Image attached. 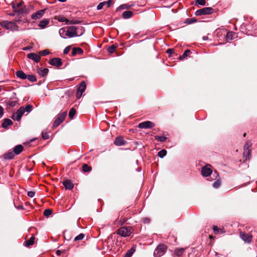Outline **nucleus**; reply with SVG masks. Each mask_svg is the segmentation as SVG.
Returning a JSON list of instances; mask_svg holds the SVG:
<instances>
[{"mask_svg": "<svg viewBox=\"0 0 257 257\" xmlns=\"http://www.w3.org/2000/svg\"><path fill=\"white\" fill-rule=\"evenodd\" d=\"M167 246L164 244H160L155 249L154 255L155 257H161L163 255L167 250Z\"/></svg>", "mask_w": 257, "mask_h": 257, "instance_id": "nucleus-3", "label": "nucleus"}, {"mask_svg": "<svg viewBox=\"0 0 257 257\" xmlns=\"http://www.w3.org/2000/svg\"><path fill=\"white\" fill-rule=\"evenodd\" d=\"M4 114V109L2 106H0V118H1Z\"/></svg>", "mask_w": 257, "mask_h": 257, "instance_id": "nucleus-56", "label": "nucleus"}, {"mask_svg": "<svg viewBox=\"0 0 257 257\" xmlns=\"http://www.w3.org/2000/svg\"><path fill=\"white\" fill-rule=\"evenodd\" d=\"M250 151L249 150V152ZM250 155V153L249 154L247 153V150H244L243 156L245 157V160H249L250 158L249 157Z\"/></svg>", "mask_w": 257, "mask_h": 257, "instance_id": "nucleus-49", "label": "nucleus"}, {"mask_svg": "<svg viewBox=\"0 0 257 257\" xmlns=\"http://www.w3.org/2000/svg\"><path fill=\"white\" fill-rule=\"evenodd\" d=\"M56 253L57 255H60L61 253V251L60 250H57L56 251Z\"/></svg>", "mask_w": 257, "mask_h": 257, "instance_id": "nucleus-59", "label": "nucleus"}, {"mask_svg": "<svg viewBox=\"0 0 257 257\" xmlns=\"http://www.w3.org/2000/svg\"><path fill=\"white\" fill-rule=\"evenodd\" d=\"M120 8L121 9H125L126 8V7L124 6V5H122L120 7Z\"/></svg>", "mask_w": 257, "mask_h": 257, "instance_id": "nucleus-63", "label": "nucleus"}, {"mask_svg": "<svg viewBox=\"0 0 257 257\" xmlns=\"http://www.w3.org/2000/svg\"><path fill=\"white\" fill-rule=\"evenodd\" d=\"M25 112V108L23 106H21L19 108L16 112L13 114L12 118L14 120H17L18 121H20L21 119V118L23 115L24 114Z\"/></svg>", "mask_w": 257, "mask_h": 257, "instance_id": "nucleus-6", "label": "nucleus"}, {"mask_svg": "<svg viewBox=\"0 0 257 257\" xmlns=\"http://www.w3.org/2000/svg\"><path fill=\"white\" fill-rule=\"evenodd\" d=\"M234 35L235 34L232 32H229L227 33L225 35L226 41H229L233 39Z\"/></svg>", "mask_w": 257, "mask_h": 257, "instance_id": "nucleus-30", "label": "nucleus"}, {"mask_svg": "<svg viewBox=\"0 0 257 257\" xmlns=\"http://www.w3.org/2000/svg\"><path fill=\"white\" fill-rule=\"evenodd\" d=\"M16 74L18 77L22 79H25L27 78V75L22 71H17Z\"/></svg>", "mask_w": 257, "mask_h": 257, "instance_id": "nucleus-25", "label": "nucleus"}, {"mask_svg": "<svg viewBox=\"0 0 257 257\" xmlns=\"http://www.w3.org/2000/svg\"><path fill=\"white\" fill-rule=\"evenodd\" d=\"M86 87V84L85 82H82L79 86L77 93L76 97L78 99H79L82 95L83 92L85 91Z\"/></svg>", "mask_w": 257, "mask_h": 257, "instance_id": "nucleus-11", "label": "nucleus"}, {"mask_svg": "<svg viewBox=\"0 0 257 257\" xmlns=\"http://www.w3.org/2000/svg\"><path fill=\"white\" fill-rule=\"evenodd\" d=\"M135 251V247L133 246L130 249L128 250L124 254V257H131Z\"/></svg>", "mask_w": 257, "mask_h": 257, "instance_id": "nucleus-28", "label": "nucleus"}, {"mask_svg": "<svg viewBox=\"0 0 257 257\" xmlns=\"http://www.w3.org/2000/svg\"><path fill=\"white\" fill-rule=\"evenodd\" d=\"M52 211L50 209H45L44 211V215L45 216H49L52 214Z\"/></svg>", "mask_w": 257, "mask_h": 257, "instance_id": "nucleus-48", "label": "nucleus"}, {"mask_svg": "<svg viewBox=\"0 0 257 257\" xmlns=\"http://www.w3.org/2000/svg\"><path fill=\"white\" fill-rule=\"evenodd\" d=\"M166 154H167V151L164 149H163L158 152V156L161 158H162L164 156H165L166 155Z\"/></svg>", "mask_w": 257, "mask_h": 257, "instance_id": "nucleus-43", "label": "nucleus"}, {"mask_svg": "<svg viewBox=\"0 0 257 257\" xmlns=\"http://www.w3.org/2000/svg\"><path fill=\"white\" fill-rule=\"evenodd\" d=\"M126 142L121 137H117L114 141V144L116 146H123L125 144Z\"/></svg>", "mask_w": 257, "mask_h": 257, "instance_id": "nucleus-20", "label": "nucleus"}, {"mask_svg": "<svg viewBox=\"0 0 257 257\" xmlns=\"http://www.w3.org/2000/svg\"><path fill=\"white\" fill-rule=\"evenodd\" d=\"M50 64L57 67L61 66L62 64L61 60L58 58H54L50 60Z\"/></svg>", "mask_w": 257, "mask_h": 257, "instance_id": "nucleus-16", "label": "nucleus"}, {"mask_svg": "<svg viewBox=\"0 0 257 257\" xmlns=\"http://www.w3.org/2000/svg\"><path fill=\"white\" fill-rule=\"evenodd\" d=\"M213 229L214 233L216 234L221 233L223 232L222 229H221L220 228H218L216 226H214Z\"/></svg>", "mask_w": 257, "mask_h": 257, "instance_id": "nucleus-41", "label": "nucleus"}, {"mask_svg": "<svg viewBox=\"0 0 257 257\" xmlns=\"http://www.w3.org/2000/svg\"><path fill=\"white\" fill-rule=\"evenodd\" d=\"M197 4L201 6H205L206 4V2L205 0H197Z\"/></svg>", "mask_w": 257, "mask_h": 257, "instance_id": "nucleus-51", "label": "nucleus"}, {"mask_svg": "<svg viewBox=\"0 0 257 257\" xmlns=\"http://www.w3.org/2000/svg\"><path fill=\"white\" fill-rule=\"evenodd\" d=\"M35 237L34 236L31 237V238L26 241L25 245L26 246H29L32 245L34 243Z\"/></svg>", "mask_w": 257, "mask_h": 257, "instance_id": "nucleus-31", "label": "nucleus"}, {"mask_svg": "<svg viewBox=\"0 0 257 257\" xmlns=\"http://www.w3.org/2000/svg\"><path fill=\"white\" fill-rule=\"evenodd\" d=\"M116 48L117 46L116 45H112L108 48L107 51L109 53H112L115 51Z\"/></svg>", "mask_w": 257, "mask_h": 257, "instance_id": "nucleus-37", "label": "nucleus"}, {"mask_svg": "<svg viewBox=\"0 0 257 257\" xmlns=\"http://www.w3.org/2000/svg\"><path fill=\"white\" fill-rule=\"evenodd\" d=\"M49 72V70L47 68L40 69L38 71V73L39 75L41 76H44L46 75Z\"/></svg>", "mask_w": 257, "mask_h": 257, "instance_id": "nucleus-27", "label": "nucleus"}, {"mask_svg": "<svg viewBox=\"0 0 257 257\" xmlns=\"http://www.w3.org/2000/svg\"><path fill=\"white\" fill-rule=\"evenodd\" d=\"M122 15L124 19H129L132 17L133 13L131 11H124Z\"/></svg>", "mask_w": 257, "mask_h": 257, "instance_id": "nucleus-29", "label": "nucleus"}, {"mask_svg": "<svg viewBox=\"0 0 257 257\" xmlns=\"http://www.w3.org/2000/svg\"><path fill=\"white\" fill-rule=\"evenodd\" d=\"M251 146V143L250 141H247L246 142L244 146V150H247V153H249V148Z\"/></svg>", "mask_w": 257, "mask_h": 257, "instance_id": "nucleus-33", "label": "nucleus"}, {"mask_svg": "<svg viewBox=\"0 0 257 257\" xmlns=\"http://www.w3.org/2000/svg\"><path fill=\"white\" fill-rule=\"evenodd\" d=\"M17 104V101L13 100V101H9L8 102V105L10 107H14Z\"/></svg>", "mask_w": 257, "mask_h": 257, "instance_id": "nucleus-45", "label": "nucleus"}, {"mask_svg": "<svg viewBox=\"0 0 257 257\" xmlns=\"http://www.w3.org/2000/svg\"><path fill=\"white\" fill-rule=\"evenodd\" d=\"M212 170L211 166L207 164L202 167L201 169V175L204 177H208L212 174Z\"/></svg>", "mask_w": 257, "mask_h": 257, "instance_id": "nucleus-8", "label": "nucleus"}, {"mask_svg": "<svg viewBox=\"0 0 257 257\" xmlns=\"http://www.w3.org/2000/svg\"><path fill=\"white\" fill-rule=\"evenodd\" d=\"M30 49V47H26L23 48V49L24 50H29Z\"/></svg>", "mask_w": 257, "mask_h": 257, "instance_id": "nucleus-60", "label": "nucleus"}, {"mask_svg": "<svg viewBox=\"0 0 257 257\" xmlns=\"http://www.w3.org/2000/svg\"><path fill=\"white\" fill-rule=\"evenodd\" d=\"M23 147L21 145H19L16 146L13 150V152L16 155H19L20 154L22 151L23 150Z\"/></svg>", "mask_w": 257, "mask_h": 257, "instance_id": "nucleus-23", "label": "nucleus"}, {"mask_svg": "<svg viewBox=\"0 0 257 257\" xmlns=\"http://www.w3.org/2000/svg\"><path fill=\"white\" fill-rule=\"evenodd\" d=\"M112 0H109L107 2H101L98 4V5L97 7V10H100L102 9L103 7L105 6H106L107 8H108L112 4Z\"/></svg>", "mask_w": 257, "mask_h": 257, "instance_id": "nucleus-18", "label": "nucleus"}, {"mask_svg": "<svg viewBox=\"0 0 257 257\" xmlns=\"http://www.w3.org/2000/svg\"><path fill=\"white\" fill-rule=\"evenodd\" d=\"M25 112V108L23 106H21L19 108L16 112L13 114L12 118L14 120H17L18 121H20L21 119V118L23 115L24 114Z\"/></svg>", "mask_w": 257, "mask_h": 257, "instance_id": "nucleus-5", "label": "nucleus"}, {"mask_svg": "<svg viewBox=\"0 0 257 257\" xmlns=\"http://www.w3.org/2000/svg\"><path fill=\"white\" fill-rule=\"evenodd\" d=\"M1 26L11 31H18L19 30L18 26L14 22L4 21L0 23Z\"/></svg>", "mask_w": 257, "mask_h": 257, "instance_id": "nucleus-1", "label": "nucleus"}, {"mask_svg": "<svg viewBox=\"0 0 257 257\" xmlns=\"http://www.w3.org/2000/svg\"><path fill=\"white\" fill-rule=\"evenodd\" d=\"M208 38L207 36H203V40L204 41L208 40Z\"/></svg>", "mask_w": 257, "mask_h": 257, "instance_id": "nucleus-62", "label": "nucleus"}, {"mask_svg": "<svg viewBox=\"0 0 257 257\" xmlns=\"http://www.w3.org/2000/svg\"><path fill=\"white\" fill-rule=\"evenodd\" d=\"M57 20L60 22H65L67 25L78 24L79 21L76 20H69L64 16L58 17Z\"/></svg>", "mask_w": 257, "mask_h": 257, "instance_id": "nucleus-12", "label": "nucleus"}, {"mask_svg": "<svg viewBox=\"0 0 257 257\" xmlns=\"http://www.w3.org/2000/svg\"><path fill=\"white\" fill-rule=\"evenodd\" d=\"M39 55L42 56H46L49 53V51L48 50H44L39 52Z\"/></svg>", "mask_w": 257, "mask_h": 257, "instance_id": "nucleus-46", "label": "nucleus"}, {"mask_svg": "<svg viewBox=\"0 0 257 257\" xmlns=\"http://www.w3.org/2000/svg\"><path fill=\"white\" fill-rule=\"evenodd\" d=\"M49 23V21L48 20H42L40 22L39 24V27L41 28H44L48 25Z\"/></svg>", "mask_w": 257, "mask_h": 257, "instance_id": "nucleus-26", "label": "nucleus"}, {"mask_svg": "<svg viewBox=\"0 0 257 257\" xmlns=\"http://www.w3.org/2000/svg\"><path fill=\"white\" fill-rule=\"evenodd\" d=\"M66 36L69 38L78 36V35L77 33V28L73 26L68 27L66 30Z\"/></svg>", "mask_w": 257, "mask_h": 257, "instance_id": "nucleus-7", "label": "nucleus"}, {"mask_svg": "<svg viewBox=\"0 0 257 257\" xmlns=\"http://www.w3.org/2000/svg\"><path fill=\"white\" fill-rule=\"evenodd\" d=\"M85 235L83 233H80L74 238L75 241L80 240L84 238Z\"/></svg>", "mask_w": 257, "mask_h": 257, "instance_id": "nucleus-44", "label": "nucleus"}, {"mask_svg": "<svg viewBox=\"0 0 257 257\" xmlns=\"http://www.w3.org/2000/svg\"><path fill=\"white\" fill-rule=\"evenodd\" d=\"M15 154L13 152V151H9L7 153H6L4 155V158L5 159H13L14 158L15 156Z\"/></svg>", "mask_w": 257, "mask_h": 257, "instance_id": "nucleus-22", "label": "nucleus"}, {"mask_svg": "<svg viewBox=\"0 0 257 257\" xmlns=\"http://www.w3.org/2000/svg\"><path fill=\"white\" fill-rule=\"evenodd\" d=\"M63 184L66 190H71L74 187V185L69 180H65L63 181Z\"/></svg>", "mask_w": 257, "mask_h": 257, "instance_id": "nucleus-19", "label": "nucleus"}, {"mask_svg": "<svg viewBox=\"0 0 257 257\" xmlns=\"http://www.w3.org/2000/svg\"><path fill=\"white\" fill-rule=\"evenodd\" d=\"M213 12V9L210 7H206L197 10L196 12L197 16H201L203 15H207L211 14Z\"/></svg>", "mask_w": 257, "mask_h": 257, "instance_id": "nucleus-10", "label": "nucleus"}, {"mask_svg": "<svg viewBox=\"0 0 257 257\" xmlns=\"http://www.w3.org/2000/svg\"><path fill=\"white\" fill-rule=\"evenodd\" d=\"M23 3V2L22 1L12 3V7L14 9V12L18 13L19 14H22L24 13V10L21 8Z\"/></svg>", "mask_w": 257, "mask_h": 257, "instance_id": "nucleus-9", "label": "nucleus"}, {"mask_svg": "<svg viewBox=\"0 0 257 257\" xmlns=\"http://www.w3.org/2000/svg\"><path fill=\"white\" fill-rule=\"evenodd\" d=\"M76 113V110L74 108H71L69 112V116L70 118H73Z\"/></svg>", "mask_w": 257, "mask_h": 257, "instance_id": "nucleus-38", "label": "nucleus"}, {"mask_svg": "<svg viewBox=\"0 0 257 257\" xmlns=\"http://www.w3.org/2000/svg\"><path fill=\"white\" fill-rule=\"evenodd\" d=\"M83 53L82 49L79 47H75L72 49V56H74L76 55H82Z\"/></svg>", "mask_w": 257, "mask_h": 257, "instance_id": "nucleus-21", "label": "nucleus"}, {"mask_svg": "<svg viewBox=\"0 0 257 257\" xmlns=\"http://www.w3.org/2000/svg\"><path fill=\"white\" fill-rule=\"evenodd\" d=\"M13 124L12 121L9 118H5L2 124L3 127L7 128L9 125Z\"/></svg>", "mask_w": 257, "mask_h": 257, "instance_id": "nucleus-24", "label": "nucleus"}, {"mask_svg": "<svg viewBox=\"0 0 257 257\" xmlns=\"http://www.w3.org/2000/svg\"><path fill=\"white\" fill-rule=\"evenodd\" d=\"M27 57L31 60H33L35 62H39L41 60V57L39 54L36 53H31L27 55Z\"/></svg>", "mask_w": 257, "mask_h": 257, "instance_id": "nucleus-15", "label": "nucleus"}, {"mask_svg": "<svg viewBox=\"0 0 257 257\" xmlns=\"http://www.w3.org/2000/svg\"><path fill=\"white\" fill-rule=\"evenodd\" d=\"M66 31L64 28H61L59 30V33L61 37L63 38H66L67 36H66Z\"/></svg>", "mask_w": 257, "mask_h": 257, "instance_id": "nucleus-36", "label": "nucleus"}, {"mask_svg": "<svg viewBox=\"0 0 257 257\" xmlns=\"http://www.w3.org/2000/svg\"><path fill=\"white\" fill-rule=\"evenodd\" d=\"M174 49H169L167 50L166 52L167 54H168L169 56H171L172 54L174 53Z\"/></svg>", "mask_w": 257, "mask_h": 257, "instance_id": "nucleus-53", "label": "nucleus"}, {"mask_svg": "<svg viewBox=\"0 0 257 257\" xmlns=\"http://www.w3.org/2000/svg\"><path fill=\"white\" fill-rule=\"evenodd\" d=\"M59 2H65L66 1V0H58Z\"/></svg>", "mask_w": 257, "mask_h": 257, "instance_id": "nucleus-64", "label": "nucleus"}, {"mask_svg": "<svg viewBox=\"0 0 257 257\" xmlns=\"http://www.w3.org/2000/svg\"><path fill=\"white\" fill-rule=\"evenodd\" d=\"M190 53V51L189 50H186L184 52L183 54L179 57V59L180 60H183L184 58L188 56Z\"/></svg>", "mask_w": 257, "mask_h": 257, "instance_id": "nucleus-35", "label": "nucleus"}, {"mask_svg": "<svg viewBox=\"0 0 257 257\" xmlns=\"http://www.w3.org/2000/svg\"><path fill=\"white\" fill-rule=\"evenodd\" d=\"M70 49H71V46H68L66 47L64 50L63 53L64 54H67L69 53V52L70 51Z\"/></svg>", "mask_w": 257, "mask_h": 257, "instance_id": "nucleus-52", "label": "nucleus"}, {"mask_svg": "<svg viewBox=\"0 0 257 257\" xmlns=\"http://www.w3.org/2000/svg\"><path fill=\"white\" fill-rule=\"evenodd\" d=\"M25 108V112H30L32 111L33 106L31 105H27Z\"/></svg>", "mask_w": 257, "mask_h": 257, "instance_id": "nucleus-47", "label": "nucleus"}, {"mask_svg": "<svg viewBox=\"0 0 257 257\" xmlns=\"http://www.w3.org/2000/svg\"><path fill=\"white\" fill-rule=\"evenodd\" d=\"M91 170V167L87 164H83L82 166V171L84 172H88Z\"/></svg>", "mask_w": 257, "mask_h": 257, "instance_id": "nucleus-34", "label": "nucleus"}, {"mask_svg": "<svg viewBox=\"0 0 257 257\" xmlns=\"http://www.w3.org/2000/svg\"><path fill=\"white\" fill-rule=\"evenodd\" d=\"M150 221V219L149 218L146 217V223H149Z\"/></svg>", "mask_w": 257, "mask_h": 257, "instance_id": "nucleus-61", "label": "nucleus"}, {"mask_svg": "<svg viewBox=\"0 0 257 257\" xmlns=\"http://www.w3.org/2000/svg\"><path fill=\"white\" fill-rule=\"evenodd\" d=\"M139 127L142 128H145V122H143L139 124Z\"/></svg>", "mask_w": 257, "mask_h": 257, "instance_id": "nucleus-57", "label": "nucleus"}, {"mask_svg": "<svg viewBox=\"0 0 257 257\" xmlns=\"http://www.w3.org/2000/svg\"><path fill=\"white\" fill-rule=\"evenodd\" d=\"M16 207L19 209H24V207L22 205H19L18 206H17Z\"/></svg>", "mask_w": 257, "mask_h": 257, "instance_id": "nucleus-58", "label": "nucleus"}, {"mask_svg": "<svg viewBox=\"0 0 257 257\" xmlns=\"http://www.w3.org/2000/svg\"><path fill=\"white\" fill-rule=\"evenodd\" d=\"M155 126L154 123L150 121H146V128H152Z\"/></svg>", "mask_w": 257, "mask_h": 257, "instance_id": "nucleus-42", "label": "nucleus"}, {"mask_svg": "<svg viewBox=\"0 0 257 257\" xmlns=\"http://www.w3.org/2000/svg\"><path fill=\"white\" fill-rule=\"evenodd\" d=\"M27 79L31 82H35L37 80L36 77L33 75H27Z\"/></svg>", "mask_w": 257, "mask_h": 257, "instance_id": "nucleus-40", "label": "nucleus"}, {"mask_svg": "<svg viewBox=\"0 0 257 257\" xmlns=\"http://www.w3.org/2000/svg\"><path fill=\"white\" fill-rule=\"evenodd\" d=\"M212 177L214 178H212V180L216 179V180L213 183L212 186L215 188H218L220 185L221 182L219 178H219V175L216 171H215L214 173L212 174Z\"/></svg>", "mask_w": 257, "mask_h": 257, "instance_id": "nucleus-14", "label": "nucleus"}, {"mask_svg": "<svg viewBox=\"0 0 257 257\" xmlns=\"http://www.w3.org/2000/svg\"><path fill=\"white\" fill-rule=\"evenodd\" d=\"M185 249L183 248H176L174 253L176 255L180 256L182 255Z\"/></svg>", "mask_w": 257, "mask_h": 257, "instance_id": "nucleus-32", "label": "nucleus"}, {"mask_svg": "<svg viewBox=\"0 0 257 257\" xmlns=\"http://www.w3.org/2000/svg\"><path fill=\"white\" fill-rule=\"evenodd\" d=\"M155 138L157 140L161 142H165L167 140V137L165 136H155Z\"/></svg>", "mask_w": 257, "mask_h": 257, "instance_id": "nucleus-39", "label": "nucleus"}, {"mask_svg": "<svg viewBox=\"0 0 257 257\" xmlns=\"http://www.w3.org/2000/svg\"><path fill=\"white\" fill-rule=\"evenodd\" d=\"M66 115V111H64L58 114L55 118V120L53 123V126L56 127H57L59 125H60L65 119Z\"/></svg>", "mask_w": 257, "mask_h": 257, "instance_id": "nucleus-4", "label": "nucleus"}, {"mask_svg": "<svg viewBox=\"0 0 257 257\" xmlns=\"http://www.w3.org/2000/svg\"><path fill=\"white\" fill-rule=\"evenodd\" d=\"M133 232V228L132 226H123L117 230L118 234L123 236H129Z\"/></svg>", "mask_w": 257, "mask_h": 257, "instance_id": "nucleus-2", "label": "nucleus"}, {"mask_svg": "<svg viewBox=\"0 0 257 257\" xmlns=\"http://www.w3.org/2000/svg\"><path fill=\"white\" fill-rule=\"evenodd\" d=\"M240 238L247 243H250L252 240V235L244 232H240Z\"/></svg>", "mask_w": 257, "mask_h": 257, "instance_id": "nucleus-13", "label": "nucleus"}, {"mask_svg": "<svg viewBox=\"0 0 257 257\" xmlns=\"http://www.w3.org/2000/svg\"><path fill=\"white\" fill-rule=\"evenodd\" d=\"M45 11V10H41L37 11L36 13L32 15V19L33 20H37L41 18L44 15Z\"/></svg>", "mask_w": 257, "mask_h": 257, "instance_id": "nucleus-17", "label": "nucleus"}, {"mask_svg": "<svg viewBox=\"0 0 257 257\" xmlns=\"http://www.w3.org/2000/svg\"><path fill=\"white\" fill-rule=\"evenodd\" d=\"M27 195L30 197H33L35 195V192L34 191H29L27 193Z\"/></svg>", "mask_w": 257, "mask_h": 257, "instance_id": "nucleus-54", "label": "nucleus"}, {"mask_svg": "<svg viewBox=\"0 0 257 257\" xmlns=\"http://www.w3.org/2000/svg\"><path fill=\"white\" fill-rule=\"evenodd\" d=\"M196 21V20L195 19H189L187 20L186 22L187 23V24H190L193 23Z\"/></svg>", "mask_w": 257, "mask_h": 257, "instance_id": "nucleus-55", "label": "nucleus"}, {"mask_svg": "<svg viewBox=\"0 0 257 257\" xmlns=\"http://www.w3.org/2000/svg\"><path fill=\"white\" fill-rule=\"evenodd\" d=\"M42 138L45 140L48 139L49 137L48 134L47 132H43L42 133Z\"/></svg>", "mask_w": 257, "mask_h": 257, "instance_id": "nucleus-50", "label": "nucleus"}]
</instances>
